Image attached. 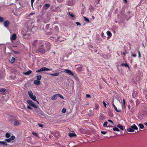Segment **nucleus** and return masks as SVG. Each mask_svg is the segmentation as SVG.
I'll return each mask as SVG.
<instances>
[{
	"label": "nucleus",
	"instance_id": "nucleus-50",
	"mask_svg": "<svg viewBox=\"0 0 147 147\" xmlns=\"http://www.w3.org/2000/svg\"><path fill=\"white\" fill-rule=\"evenodd\" d=\"M86 98H89L91 97L90 95L88 94H86Z\"/></svg>",
	"mask_w": 147,
	"mask_h": 147
},
{
	"label": "nucleus",
	"instance_id": "nucleus-30",
	"mask_svg": "<svg viewBox=\"0 0 147 147\" xmlns=\"http://www.w3.org/2000/svg\"><path fill=\"white\" fill-rule=\"evenodd\" d=\"M50 6V5L49 3H47L45 4L44 6V7H47V8H48Z\"/></svg>",
	"mask_w": 147,
	"mask_h": 147
},
{
	"label": "nucleus",
	"instance_id": "nucleus-44",
	"mask_svg": "<svg viewBox=\"0 0 147 147\" xmlns=\"http://www.w3.org/2000/svg\"><path fill=\"white\" fill-rule=\"evenodd\" d=\"M61 111L63 113H65L66 111V109L65 108H63L62 109Z\"/></svg>",
	"mask_w": 147,
	"mask_h": 147
},
{
	"label": "nucleus",
	"instance_id": "nucleus-2",
	"mask_svg": "<svg viewBox=\"0 0 147 147\" xmlns=\"http://www.w3.org/2000/svg\"><path fill=\"white\" fill-rule=\"evenodd\" d=\"M31 30V28H29L27 26H26L24 27L22 32V34L24 36H26L28 37L29 36L30 34V32Z\"/></svg>",
	"mask_w": 147,
	"mask_h": 147
},
{
	"label": "nucleus",
	"instance_id": "nucleus-57",
	"mask_svg": "<svg viewBox=\"0 0 147 147\" xmlns=\"http://www.w3.org/2000/svg\"><path fill=\"white\" fill-rule=\"evenodd\" d=\"M108 121L109 122H111V123H113V121H111V120L110 119H109L108 120Z\"/></svg>",
	"mask_w": 147,
	"mask_h": 147
},
{
	"label": "nucleus",
	"instance_id": "nucleus-61",
	"mask_svg": "<svg viewBox=\"0 0 147 147\" xmlns=\"http://www.w3.org/2000/svg\"><path fill=\"white\" fill-rule=\"evenodd\" d=\"M49 24H47L46 25V27L47 28H48L49 26Z\"/></svg>",
	"mask_w": 147,
	"mask_h": 147
},
{
	"label": "nucleus",
	"instance_id": "nucleus-39",
	"mask_svg": "<svg viewBox=\"0 0 147 147\" xmlns=\"http://www.w3.org/2000/svg\"><path fill=\"white\" fill-rule=\"evenodd\" d=\"M68 13L69 15L71 17L73 18L74 17V15L72 13H71L70 12H69Z\"/></svg>",
	"mask_w": 147,
	"mask_h": 147
},
{
	"label": "nucleus",
	"instance_id": "nucleus-52",
	"mask_svg": "<svg viewBox=\"0 0 147 147\" xmlns=\"http://www.w3.org/2000/svg\"><path fill=\"white\" fill-rule=\"evenodd\" d=\"M76 23L77 24V25H79L80 26L81 25V24H80V23L79 22H76Z\"/></svg>",
	"mask_w": 147,
	"mask_h": 147
},
{
	"label": "nucleus",
	"instance_id": "nucleus-54",
	"mask_svg": "<svg viewBox=\"0 0 147 147\" xmlns=\"http://www.w3.org/2000/svg\"><path fill=\"white\" fill-rule=\"evenodd\" d=\"M101 133L103 134H106V132L105 131H101Z\"/></svg>",
	"mask_w": 147,
	"mask_h": 147
},
{
	"label": "nucleus",
	"instance_id": "nucleus-4",
	"mask_svg": "<svg viewBox=\"0 0 147 147\" xmlns=\"http://www.w3.org/2000/svg\"><path fill=\"white\" fill-rule=\"evenodd\" d=\"M64 71L69 75H71L73 76L76 78H78L77 75L76 74L74 75V73L70 70L65 69L64 70Z\"/></svg>",
	"mask_w": 147,
	"mask_h": 147
},
{
	"label": "nucleus",
	"instance_id": "nucleus-34",
	"mask_svg": "<svg viewBox=\"0 0 147 147\" xmlns=\"http://www.w3.org/2000/svg\"><path fill=\"white\" fill-rule=\"evenodd\" d=\"M10 136V135L9 133H7L6 134L5 137H6V138H9Z\"/></svg>",
	"mask_w": 147,
	"mask_h": 147
},
{
	"label": "nucleus",
	"instance_id": "nucleus-1",
	"mask_svg": "<svg viewBox=\"0 0 147 147\" xmlns=\"http://www.w3.org/2000/svg\"><path fill=\"white\" fill-rule=\"evenodd\" d=\"M47 46L46 48L44 47V45H42V43L39 45L38 49L36 50V52L37 53H40L42 54H44L46 51L50 49V44L48 43H47Z\"/></svg>",
	"mask_w": 147,
	"mask_h": 147
},
{
	"label": "nucleus",
	"instance_id": "nucleus-56",
	"mask_svg": "<svg viewBox=\"0 0 147 147\" xmlns=\"http://www.w3.org/2000/svg\"><path fill=\"white\" fill-rule=\"evenodd\" d=\"M63 0H57V2H62L63 1Z\"/></svg>",
	"mask_w": 147,
	"mask_h": 147
},
{
	"label": "nucleus",
	"instance_id": "nucleus-16",
	"mask_svg": "<svg viewBox=\"0 0 147 147\" xmlns=\"http://www.w3.org/2000/svg\"><path fill=\"white\" fill-rule=\"evenodd\" d=\"M117 126L122 130H124L123 127V125H122L119 124L117 125Z\"/></svg>",
	"mask_w": 147,
	"mask_h": 147
},
{
	"label": "nucleus",
	"instance_id": "nucleus-18",
	"mask_svg": "<svg viewBox=\"0 0 147 147\" xmlns=\"http://www.w3.org/2000/svg\"><path fill=\"white\" fill-rule=\"evenodd\" d=\"M131 127L134 130H137L138 129V128L137 126L133 124V125H131Z\"/></svg>",
	"mask_w": 147,
	"mask_h": 147
},
{
	"label": "nucleus",
	"instance_id": "nucleus-13",
	"mask_svg": "<svg viewBox=\"0 0 147 147\" xmlns=\"http://www.w3.org/2000/svg\"><path fill=\"white\" fill-rule=\"evenodd\" d=\"M58 96V94L53 95L51 98V99L53 100H55L57 98Z\"/></svg>",
	"mask_w": 147,
	"mask_h": 147
},
{
	"label": "nucleus",
	"instance_id": "nucleus-48",
	"mask_svg": "<svg viewBox=\"0 0 147 147\" xmlns=\"http://www.w3.org/2000/svg\"><path fill=\"white\" fill-rule=\"evenodd\" d=\"M131 56H133L134 57H136V54H131Z\"/></svg>",
	"mask_w": 147,
	"mask_h": 147
},
{
	"label": "nucleus",
	"instance_id": "nucleus-41",
	"mask_svg": "<svg viewBox=\"0 0 147 147\" xmlns=\"http://www.w3.org/2000/svg\"><path fill=\"white\" fill-rule=\"evenodd\" d=\"M138 57H139L140 58H141V54H140V51H138Z\"/></svg>",
	"mask_w": 147,
	"mask_h": 147
},
{
	"label": "nucleus",
	"instance_id": "nucleus-53",
	"mask_svg": "<svg viewBox=\"0 0 147 147\" xmlns=\"http://www.w3.org/2000/svg\"><path fill=\"white\" fill-rule=\"evenodd\" d=\"M27 108L30 109V110H32V108L30 107V106H27Z\"/></svg>",
	"mask_w": 147,
	"mask_h": 147
},
{
	"label": "nucleus",
	"instance_id": "nucleus-24",
	"mask_svg": "<svg viewBox=\"0 0 147 147\" xmlns=\"http://www.w3.org/2000/svg\"><path fill=\"white\" fill-rule=\"evenodd\" d=\"M94 109H97L99 107V105L97 103H95L94 104Z\"/></svg>",
	"mask_w": 147,
	"mask_h": 147
},
{
	"label": "nucleus",
	"instance_id": "nucleus-47",
	"mask_svg": "<svg viewBox=\"0 0 147 147\" xmlns=\"http://www.w3.org/2000/svg\"><path fill=\"white\" fill-rule=\"evenodd\" d=\"M58 96H59V97H60L62 99H63V97L61 94H58Z\"/></svg>",
	"mask_w": 147,
	"mask_h": 147
},
{
	"label": "nucleus",
	"instance_id": "nucleus-22",
	"mask_svg": "<svg viewBox=\"0 0 147 147\" xmlns=\"http://www.w3.org/2000/svg\"><path fill=\"white\" fill-rule=\"evenodd\" d=\"M30 98L34 101L36 100V97L35 95H32V96L30 97Z\"/></svg>",
	"mask_w": 147,
	"mask_h": 147
},
{
	"label": "nucleus",
	"instance_id": "nucleus-8",
	"mask_svg": "<svg viewBox=\"0 0 147 147\" xmlns=\"http://www.w3.org/2000/svg\"><path fill=\"white\" fill-rule=\"evenodd\" d=\"M41 43H42V42L40 41L35 40L33 43V45L35 46L36 45H40L41 44Z\"/></svg>",
	"mask_w": 147,
	"mask_h": 147
},
{
	"label": "nucleus",
	"instance_id": "nucleus-19",
	"mask_svg": "<svg viewBox=\"0 0 147 147\" xmlns=\"http://www.w3.org/2000/svg\"><path fill=\"white\" fill-rule=\"evenodd\" d=\"M1 144L4 145L5 146H7L8 145L6 141L5 142L0 141V144Z\"/></svg>",
	"mask_w": 147,
	"mask_h": 147
},
{
	"label": "nucleus",
	"instance_id": "nucleus-33",
	"mask_svg": "<svg viewBox=\"0 0 147 147\" xmlns=\"http://www.w3.org/2000/svg\"><path fill=\"white\" fill-rule=\"evenodd\" d=\"M114 109H115V111L118 112H121L122 111H121V110H118L117 108L116 107H115V108H114Z\"/></svg>",
	"mask_w": 147,
	"mask_h": 147
},
{
	"label": "nucleus",
	"instance_id": "nucleus-21",
	"mask_svg": "<svg viewBox=\"0 0 147 147\" xmlns=\"http://www.w3.org/2000/svg\"><path fill=\"white\" fill-rule=\"evenodd\" d=\"M59 73L58 72L56 73L55 74H50V75L51 76H59Z\"/></svg>",
	"mask_w": 147,
	"mask_h": 147
},
{
	"label": "nucleus",
	"instance_id": "nucleus-37",
	"mask_svg": "<svg viewBox=\"0 0 147 147\" xmlns=\"http://www.w3.org/2000/svg\"><path fill=\"white\" fill-rule=\"evenodd\" d=\"M108 124V123L107 121H106L104 122L103 125V126L105 127H107V125Z\"/></svg>",
	"mask_w": 147,
	"mask_h": 147
},
{
	"label": "nucleus",
	"instance_id": "nucleus-55",
	"mask_svg": "<svg viewBox=\"0 0 147 147\" xmlns=\"http://www.w3.org/2000/svg\"><path fill=\"white\" fill-rule=\"evenodd\" d=\"M101 36L102 37H104V36L105 37H106L104 36V33L103 32H102L101 33Z\"/></svg>",
	"mask_w": 147,
	"mask_h": 147
},
{
	"label": "nucleus",
	"instance_id": "nucleus-9",
	"mask_svg": "<svg viewBox=\"0 0 147 147\" xmlns=\"http://www.w3.org/2000/svg\"><path fill=\"white\" fill-rule=\"evenodd\" d=\"M82 65H75V68L78 70L81 71L82 68Z\"/></svg>",
	"mask_w": 147,
	"mask_h": 147
},
{
	"label": "nucleus",
	"instance_id": "nucleus-11",
	"mask_svg": "<svg viewBox=\"0 0 147 147\" xmlns=\"http://www.w3.org/2000/svg\"><path fill=\"white\" fill-rule=\"evenodd\" d=\"M17 38V36L16 34H13L12 36L10 38V39L11 40H16Z\"/></svg>",
	"mask_w": 147,
	"mask_h": 147
},
{
	"label": "nucleus",
	"instance_id": "nucleus-46",
	"mask_svg": "<svg viewBox=\"0 0 147 147\" xmlns=\"http://www.w3.org/2000/svg\"><path fill=\"white\" fill-rule=\"evenodd\" d=\"M32 134L33 135H34V136H37V135H38V134H37L36 133H35V132H33L32 133Z\"/></svg>",
	"mask_w": 147,
	"mask_h": 147
},
{
	"label": "nucleus",
	"instance_id": "nucleus-7",
	"mask_svg": "<svg viewBox=\"0 0 147 147\" xmlns=\"http://www.w3.org/2000/svg\"><path fill=\"white\" fill-rule=\"evenodd\" d=\"M27 102L31 106L34 108H38V105H36L31 100H27Z\"/></svg>",
	"mask_w": 147,
	"mask_h": 147
},
{
	"label": "nucleus",
	"instance_id": "nucleus-10",
	"mask_svg": "<svg viewBox=\"0 0 147 147\" xmlns=\"http://www.w3.org/2000/svg\"><path fill=\"white\" fill-rule=\"evenodd\" d=\"M10 24V22L8 20H6L4 23V25L5 27L7 28L8 27L9 25Z\"/></svg>",
	"mask_w": 147,
	"mask_h": 147
},
{
	"label": "nucleus",
	"instance_id": "nucleus-59",
	"mask_svg": "<svg viewBox=\"0 0 147 147\" xmlns=\"http://www.w3.org/2000/svg\"><path fill=\"white\" fill-rule=\"evenodd\" d=\"M122 54L124 55V56H125L126 53L125 52H123Z\"/></svg>",
	"mask_w": 147,
	"mask_h": 147
},
{
	"label": "nucleus",
	"instance_id": "nucleus-12",
	"mask_svg": "<svg viewBox=\"0 0 147 147\" xmlns=\"http://www.w3.org/2000/svg\"><path fill=\"white\" fill-rule=\"evenodd\" d=\"M69 136L70 137H76L77 135L75 133H70L69 134Z\"/></svg>",
	"mask_w": 147,
	"mask_h": 147
},
{
	"label": "nucleus",
	"instance_id": "nucleus-27",
	"mask_svg": "<svg viewBox=\"0 0 147 147\" xmlns=\"http://www.w3.org/2000/svg\"><path fill=\"white\" fill-rule=\"evenodd\" d=\"M42 76L40 75H38L36 76V78L38 80H39L41 79Z\"/></svg>",
	"mask_w": 147,
	"mask_h": 147
},
{
	"label": "nucleus",
	"instance_id": "nucleus-60",
	"mask_svg": "<svg viewBox=\"0 0 147 147\" xmlns=\"http://www.w3.org/2000/svg\"><path fill=\"white\" fill-rule=\"evenodd\" d=\"M102 79L105 82H106V80L104 78H102Z\"/></svg>",
	"mask_w": 147,
	"mask_h": 147
},
{
	"label": "nucleus",
	"instance_id": "nucleus-43",
	"mask_svg": "<svg viewBox=\"0 0 147 147\" xmlns=\"http://www.w3.org/2000/svg\"><path fill=\"white\" fill-rule=\"evenodd\" d=\"M5 140L6 142H11V140L10 139V138H9V139H5Z\"/></svg>",
	"mask_w": 147,
	"mask_h": 147
},
{
	"label": "nucleus",
	"instance_id": "nucleus-49",
	"mask_svg": "<svg viewBox=\"0 0 147 147\" xmlns=\"http://www.w3.org/2000/svg\"><path fill=\"white\" fill-rule=\"evenodd\" d=\"M103 105L105 107V108H106L107 107H106L107 104L104 101H103Z\"/></svg>",
	"mask_w": 147,
	"mask_h": 147
},
{
	"label": "nucleus",
	"instance_id": "nucleus-26",
	"mask_svg": "<svg viewBox=\"0 0 147 147\" xmlns=\"http://www.w3.org/2000/svg\"><path fill=\"white\" fill-rule=\"evenodd\" d=\"M138 126L141 129H143L144 127V125L141 123L139 124L138 125Z\"/></svg>",
	"mask_w": 147,
	"mask_h": 147
},
{
	"label": "nucleus",
	"instance_id": "nucleus-28",
	"mask_svg": "<svg viewBox=\"0 0 147 147\" xmlns=\"http://www.w3.org/2000/svg\"><path fill=\"white\" fill-rule=\"evenodd\" d=\"M5 91L6 89L5 88H1L0 89V92H4Z\"/></svg>",
	"mask_w": 147,
	"mask_h": 147
},
{
	"label": "nucleus",
	"instance_id": "nucleus-35",
	"mask_svg": "<svg viewBox=\"0 0 147 147\" xmlns=\"http://www.w3.org/2000/svg\"><path fill=\"white\" fill-rule=\"evenodd\" d=\"M113 130L114 131H119V129L116 127H115L113 128Z\"/></svg>",
	"mask_w": 147,
	"mask_h": 147
},
{
	"label": "nucleus",
	"instance_id": "nucleus-14",
	"mask_svg": "<svg viewBox=\"0 0 147 147\" xmlns=\"http://www.w3.org/2000/svg\"><path fill=\"white\" fill-rule=\"evenodd\" d=\"M127 131L129 132H134V130L131 127L127 129Z\"/></svg>",
	"mask_w": 147,
	"mask_h": 147
},
{
	"label": "nucleus",
	"instance_id": "nucleus-63",
	"mask_svg": "<svg viewBox=\"0 0 147 147\" xmlns=\"http://www.w3.org/2000/svg\"><path fill=\"white\" fill-rule=\"evenodd\" d=\"M144 124L145 125L147 126V123H145Z\"/></svg>",
	"mask_w": 147,
	"mask_h": 147
},
{
	"label": "nucleus",
	"instance_id": "nucleus-64",
	"mask_svg": "<svg viewBox=\"0 0 147 147\" xmlns=\"http://www.w3.org/2000/svg\"><path fill=\"white\" fill-rule=\"evenodd\" d=\"M35 101H36V102L38 104H39V102H38V101L36 100Z\"/></svg>",
	"mask_w": 147,
	"mask_h": 147
},
{
	"label": "nucleus",
	"instance_id": "nucleus-23",
	"mask_svg": "<svg viewBox=\"0 0 147 147\" xmlns=\"http://www.w3.org/2000/svg\"><path fill=\"white\" fill-rule=\"evenodd\" d=\"M28 94L30 97L32 96V95H33L32 92L31 90L28 91Z\"/></svg>",
	"mask_w": 147,
	"mask_h": 147
},
{
	"label": "nucleus",
	"instance_id": "nucleus-15",
	"mask_svg": "<svg viewBox=\"0 0 147 147\" xmlns=\"http://www.w3.org/2000/svg\"><path fill=\"white\" fill-rule=\"evenodd\" d=\"M34 84L37 85H39L40 84V81L38 80H35L34 81Z\"/></svg>",
	"mask_w": 147,
	"mask_h": 147
},
{
	"label": "nucleus",
	"instance_id": "nucleus-25",
	"mask_svg": "<svg viewBox=\"0 0 147 147\" xmlns=\"http://www.w3.org/2000/svg\"><path fill=\"white\" fill-rule=\"evenodd\" d=\"M20 124V123L18 121H14V125L15 126H18Z\"/></svg>",
	"mask_w": 147,
	"mask_h": 147
},
{
	"label": "nucleus",
	"instance_id": "nucleus-3",
	"mask_svg": "<svg viewBox=\"0 0 147 147\" xmlns=\"http://www.w3.org/2000/svg\"><path fill=\"white\" fill-rule=\"evenodd\" d=\"M27 26L29 28H30L31 30L34 26V23L32 20H28L27 22Z\"/></svg>",
	"mask_w": 147,
	"mask_h": 147
},
{
	"label": "nucleus",
	"instance_id": "nucleus-31",
	"mask_svg": "<svg viewBox=\"0 0 147 147\" xmlns=\"http://www.w3.org/2000/svg\"><path fill=\"white\" fill-rule=\"evenodd\" d=\"M107 34L108 36L110 37H111L112 34L110 31H108L107 32Z\"/></svg>",
	"mask_w": 147,
	"mask_h": 147
},
{
	"label": "nucleus",
	"instance_id": "nucleus-20",
	"mask_svg": "<svg viewBox=\"0 0 147 147\" xmlns=\"http://www.w3.org/2000/svg\"><path fill=\"white\" fill-rule=\"evenodd\" d=\"M121 66H125V67H127L128 68H129V66L127 63H122L121 65Z\"/></svg>",
	"mask_w": 147,
	"mask_h": 147
},
{
	"label": "nucleus",
	"instance_id": "nucleus-38",
	"mask_svg": "<svg viewBox=\"0 0 147 147\" xmlns=\"http://www.w3.org/2000/svg\"><path fill=\"white\" fill-rule=\"evenodd\" d=\"M84 20L86 21V22H90L89 20L87 18L85 17H84Z\"/></svg>",
	"mask_w": 147,
	"mask_h": 147
},
{
	"label": "nucleus",
	"instance_id": "nucleus-58",
	"mask_svg": "<svg viewBox=\"0 0 147 147\" xmlns=\"http://www.w3.org/2000/svg\"><path fill=\"white\" fill-rule=\"evenodd\" d=\"M127 107H128V108L129 109H130V105H128Z\"/></svg>",
	"mask_w": 147,
	"mask_h": 147
},
{
	"label": "nucleus",
	"instance_id": "nucleus-6",
	"mask_svg": "<svg viewBox=\"0 0 147 147\" xmlns=\"http://www.w3.org/2000/svg\"><path fill=\"white\" fill-rule=\"evenodd\" d=\"M36 108V109L34 110V112L39 115L40 116H44V115L42 113V111L40 110L39 108Z\"/></svg>",
	"mask_w": 147,
	"mask_h": 147
},
{
	"label": "nucleus",
	"instance_id": "nucleus-32",
	"mask_svg": "<svg viewBox=\"0 0 147 147\" xmlns=\"http://www.w3.org/2000/svg\"><path fill=\"white\" fill-rule=\"evenodd\" d=\"M15 58L14 57H12V58L11 59V60L10 61V62L11 63H13L15 61Z\"/></svg>",
	"mask_w": 147,
	"mask_h": 147
},
{
	"label": "nucleus",
	"instance_id": "nucleus-29",
	"mask_svg": "<svg viewBox=\"0 0 147 147\" xmlns=\"http://www.w3.org/2000/svg\"><path fill=\"white\" fill-rule=\"evenodd\" d=\"M89 9L90 11H92L94 10L93 7L91 5H90L89 7Z\"/></svg>",
	"mask_w": 147,
	"mask_h": 147
},
{
	"label": "nucleus",
	"instance_id": "nucleus-36",
	"mask_svg": "<svg viewBox=\"0 0 147 147\" xmlns=\"http://www.w3.org/2000/svg\"><path fill=\"white\" fill-rule=\"evenodd\" d=\"M123 107L125 108H126V106L125 105V99H123Z\"/></svg>",
	"mask_w": 147,
	"mask_h": 147
},
{
	"label": "nucleus",
	"instance_id": "nucleus-45",
	"mask_svg": "<svg viewBox=\"0 0 147 147\" xmlns=\"http://www.w3.org/2000/svg\"><path fill=\"white\" fill-rule=\"evenodd\" d=\"M37 125L40 127L42 128H43V125L42 124H39V123H38Z\"/></svg>",
	"mask_w": 147,
	"mask_h": 147
},
{
	"label": "nucleus",
	"instance_id": "nucleus-51",
	"mask_svg": "<svg viewBox=\"0 0 147 147\" xmlns=\"http://www.w3.org/2000/svg\"><path fill=\"white\" fill-rule=\"evenodd\" d=\"M34 1V0H31V3L32 6V7L33 3Z\"/></svg>",
	"mask_w": 147,
	"mask_h": 147
},
{
	"label": "nucleus",
	"instance_id": "nucleus-62",
	"mask_svg": "<svg viewBox=\"0 0 147 147\" xmlns=\"http://www.w3.org/2000/svg\"><path fill=\"white\" fill-rule=\"evenodd\" d=\"M124 1L125 3H126L127 2V0H124Z\"/></svg>",
	"mask_w": 147,
	"mask_h": 147
},
{
	"label": "nucleus",
	"instance_id": "nucleus-42",
	"mask_svg": "<svg viewBox=\"0 0 147 147\" xmlns=\"http://www.w3.org/2000/svg\"><path fill=\"white\" fill-rule=\"evenodd\" d=\"M15 138V137L14 136H11L10 138V139L11 141L14 140Z\"/></svg>",
	"mask_w": 147,
	"mask_h": 147
},
{
	"label": "nucleus",
	"instance_id": "nucleus-5",
	"mask_svg": "<svg viewBox=\"0 0 147 147\" xmlns=\"http://www.w3.org/2000/svg\"><path fill=\"white\" fill-rule=\"evenodd\" d=\"M51 71L52 69H50L48 68H47L43 67H41V68L39 69L36 71V72H39L41 71Z\"/></svg>",
	"mask_w": 147,
	"mask_h": 147
},
{
	"label": "nucleus",
	"instance_id": "nucleus-40",
	"mask_svg": "<svg viewBox=\"0 0 147 147\" xmlns=\"http://www.w3.org/2000/svg\"><path fill=\"white\" fill-rule=\"evenodd\" d=\"M4 20V18L0 16V22H3Z\"/></svg>",
	"mask_w": 147,
	"mask_h": 147
},
{
	"label": "nucleus",
	"instance_id": "nucleus-17",
	"mask_svg": "<svg viewBox=\"0 0 147 147\" xmlns=\"http://www.w3.org/2000/svg\"><path fill=\"white\" fill-rule=\"evenodd\" d=\"M32 71L31 70H29L25 73H24V74L25 75H28L31 73Z\"/></svg>",
	"mask_w": 147,
	"mask_h": 147
}]
</instances>
